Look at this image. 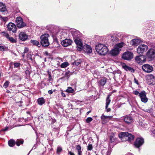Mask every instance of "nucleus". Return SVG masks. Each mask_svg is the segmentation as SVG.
<instances>
[{"mask_svg": "<svg viewBox=\"0 0 155 155\" xmlns=\"http://www.w3.org/2000/svg\"><path fill=\"white\" fill-rule=\"evenodd\" d=\"M95 49L97 53L100 55H105L108 51L106 46L101 44L96 45Z\"/></svg>", "mask_w": 155, "mask_h": 155, "instance_id": "obj_1", "label": "nucleus"}, {"mask_svg": "<svg viewBox=\"0 0 155 155\" xmlns=\"http://www.w3.org/2000/svg\"><path fill=\"white\" fill-rule=\"evenodd\" d=\"M119 137L123 141H126L127 140L131 141L134 140V136L133 135L127 132H121L119 135Z\"/></svg>", "mask_w": 155, "mask_h": 155, "instance_id": "obj_2", "label": "nucleus"}, {"mask_svg": "<svg viewBox=\"0 0 155 155\" xmlns=\"http://www.w3.org/2000/svg\"><path fill=\"white\" fill-rule=\"evenodd\" d=\"M49 36V35L48 34H45L40 36V42L42 46L46 47L49 45L50 43L48 39Z\"/></svg>", "mask_w": 155, "mask_h": 155, "instance_id": "obj_3", "label": "nucleus"}, {"mask_svg": "<svg viewBox=\"0 0 155 155\" xmlns=\"http://www.w3.org/2000/svg\"><path fill=\"white\" fill-rule=\"evenodd\" d=\"M148 48V46L144 44L140 45L138 48L137 49V53L140 54V55L137 56L135 58H139V57L142 56V54Z\"/></svg>", "mask_w": 155, "mask_h": 155, "instance_id": "obj_4", "label": "nucleus"}, {"mask_svg": "<svg viewBox=\"0 0 155 155\" xmlns=\"http://www.w3.org/2000/svg\"><path fill=\"white\" fill-rule=\"evenodd\" d=\"M16 22L17 26L19 28H21L26 25L25 23L23 22L22 18L20 16L16 18Z\"/></svg>", "mask_w": 155, "mask_h": 155, "instance_id": "obj_5", "label": "nucleus"}, {"mask_svg": "<svg viewBox=\"0 0 155 155\" xmlns=\"http://www.w3.org/2000/svg\"><path fill=\"white\" fill-rule=\"evenodd\" d=\"M146 56L148 58H155V49H150L147 52Z\"/></svg>", "mask_w": 155, "mask_h": 155, "instance_id": "obj_6", "label": "nucleus"}, {"mask_svg": "<svg viewBox=\"0 0 155 155\" xmlns=\"http://www.w3.org/2000/svg\"><path fill=\"white\" fill-rule=\"evenodd\" d=\"M70 31L74 39L80 38L81 34L79 31L74 29L70 30Z\"/></svg>", "mask_w": 155, "mask_h": 155, "instance_id": "obj_7", "label": "nucleus"}, {"mask_svg": "<svg viewBox=\"0 0 155 155\" xmlns=\"http://www.w3.org/2000/svg\"><path fill=\"white\" fill-rule=\"evenodd\" d=\"M146 93L144 91H142L140 93V97L141 101L144 103H146L148 101V98L146 97Z\"/></svg>", "mask_w": 155, "mask_h": 155, "instance_id": "obj_8", "label": "nucleus"}, {"mask_svg": "<svg viewBox=\"0 0 155 155\" xmlns=\"http://www.w3.org/2000/svg\"><path fill=\"white\" fill-rule=\"evenodd\" d=\"M143 70L146 72L149 73L153 71V67L148 64L143 65L142 67Z\"/></svg>", "mask_w": 155, "mask_h": 155, "instance_id": "obj_9", "label": "nucleus"}, {"mask_svg": "<svg viewBox=\"0 0 155 155\" xmlns=\"http://www.w3.org/2000/svg\"><path fill=\"white\" fill-rule=\"evenodd\" d=\"M8 30L9 31H12V32L15 33L16 32L17 28L15 25L14 23L10 22L7 26Z\"/></svg>", "mask_w": 155, "mask_h": 155, "instance_id": "obj_10", "label": "nucleus"}, {"mask_svg": "<svg viewBox=\"0 0 155 155\" xmlns=\"http://www.w3.org/2000/svg\"><path fill=\"white\" fill-rule=\"evenodd\" d=\"M144 143L143 139L142 138H137L135 143L134 145L137 148H139Z\"/></svg>", "mask_w": 155, "mask_h": 155, "instance_id": "obj_11", "label": "nucleus"}, {"mask_svg": "<svg viewBox=\"0 0 155 155\" xmlns=\"http://www.w3.org/2000/svg\"><path fill=\"white\" fill-rule=\"evenodd\" d=\"M134 57L133 54L130 51H127L124 53L122 55L121 58H133Z\"/></svg>", "mask_w": 155, "mask_h": 155, "instance_id": "obj_12", "label": "nucleus"}, {"mask_svg": "<svg viewBox=\"0 0 155 155\" xmlns=\"http://www.w3.org/2000/svg\"><path fill=\"white\" fill-rule=\"evenodd\" d=\"M112 118L113 116H105L103 114L101 116V120L103 124L106 123Z\"/></svg>", "mask_w": 155, "mask_h": 155, "instance_id": "obj_13", "label": "nucleus"}, {"mask_svg": "<svg viewBox=\"0 0 155 155\" xmlns=\"http://www.w3.org/2000/svg\"><path fill=\"white\" fill-rule=\"evenodd\" d=\"M124 122L128 124L132 123L133 121L132 117L130 115H126L124 117Z\"/></svg>", "mask_w": 155, "mask_h": 155, "instance_id": "obj_14", "label": "nucleus"}, {"mask_svg": "<svg viewBox=\"0 0 155 155\" xmlns=\"http://www.w3.org/2000/svg\"><path fill=\"white\" fill-rule=\"evenodd\" d=\"M72 41L68 39H66L63 40L61 42V45L64 47H67L71 45Z\"/></svg>", "mask_w": 155, "mask_h": 155, "instance_id": "obj_15", "label": "nucleus"}, {"mask_svg": "<svg viewBox=\"0 0 155 155\" xmlns=\"http://www.w3.org/2000/svg\"><path fill=\"white\" fill-rule=\"evenodd\" d=\"M121 64L122 68L125 71H129L131 72H134V70L133 68L127 66L125 63H122Z\"/></svg>", "mask_w": 155, "mask_h": 155, "instance_id": "obj_16", "label": "nucleus"}, {"mask_svg": "<svg viewBox=\"0 0 155 155\" xmlns=\"http://www.w3.org/2000/svg\"><path fill=\"white\" fill-rule=\"evenodd\" d=\"M19 37L20 40L25 41L28 39V36L26 33L21 32L19 34Z\"/></svg>", "mask_w": 155, "mask_h": 155, "instance_id": "obj_17", "label": "nucleus"}, {"mask_svg": "<svg viewBox=\"0 0 155 155\" xmlns=\"http://www.w3.org/2000/svg\"><path fill=\"white\" fill-rule=\"evenodd\" d=\"M141 41V40L139 38L134 39L131 40L130 42L131 45L134 46L139 45Z\"/></svg>", "mask_w": 155, "mask_h": 155, "instance_id": "obj_18", "label": "nucleus"}, {"mask_svg": "<svg viewBox=\"0 0 155 155\" xmlns=\"http://www.w3.org/2000/svg\"><path fill=\"white\" fill-rule=\"evenodd\" d=\"M120 51V49L117 48H115L110 52V54L113 56H114L117 55Z\"/></svg>", "mask_w": 155, "mask_h": 155, "instance_id": "obj_19", "label": "nucleus"}, {"mask_svg": "<svg viewBox=\"0 0 155 155\" xmlns=\"http://www.w3.org/2000/svg\"><path fill=\"white\" fill-rule=\"evenodd\" d=\"M83 51L87 53H91L92 52V49L89 45H85L84 46Z\"/></svg>", "mask_w": 155, "mask_h": 155, "instance_id": "obj_20", "label": "nucleus"}, {"mask_svg": "<svg viewBox=\"0 0 155 155\" xmlns=\"http://www.w3.org/2000/svg\"><path fill=\"white\" fill-rule=\"evenodd\" d=\"M110 95H108L107 97L106 100V105L105 106V108L106 111L107 112H109L111 110V109L110 108H108V106L110 104L111 100L110 98Z\"/></svg>", "mask_w": 155, "mask_h": 155, "instance_id": "obj_21", "label": "nucleus"}, {"mask_svg": "<svg viewBox=\"0 0 155 155\" xmlns=\"http://www.w3.org/2000/svg\"><path fill=\"white\" fill-rule=\"evenodd\" d=\"M6 11V6L3 3L0 2V11L4 12Z\"/></svg>", "mask_w": 155, "mask_h": 155, "instance_id": "obj_22", "label": "nucleus"}, {"mask_svg": "<svg viewBox=\"0 0 155 155\" xmlns=\"http://www.w3.org/2000/svg\"><path fill=\"white\" fill-rule=\"evenodd\" d=\"M74 41L77 46H80L83 45L81 40L80 38L74 39Z\"/></svg>", "mask_w": 155, "mask_h": 155, "instance_id": "obj_23", "label": "nucleus"}, {"mask_svg": "<svg viewBox=\"0 0 155 155\" xmlns=\"http://www.w3.org/2000/svg\"><path fill=\"white\" fill-rule=\"evenodd\" d=\"M107 79V78H104L101 79L98 82L99 85L104 86L105 84Z\"/></svg>", "mask_w": 155, "mask_h": 155, "instance_id": "obj_24", "label": "nucleus"}, {"mask_svg": "<svg viewBox=\"0 0 155 155\" xmlns=\"http://www.w3.org/2000/svg\"><path fill=\"white\" fill-rule=\"evenodd\" d=\"M37 101L38 104L41 106L44 104L45 102V101L43 97L39 98L37 100Z\"/></svg>", "mask_w": 155, "mask_h": 155, "instance_id": "obj_25", "label": "nucleus"}, {"mask_svg": "<svg viewBox=\"0 0 155 155\" xmlns=\"http://www.w3.org/2000/svg\"><path fill=\"white\" fill-rule=\"evenodd\" d=\"M76 150L78 155H82V151L80 145H78L76 146Z\"/></svg>", "mask_w": 155, "mask_h": 155, "instance_id": "obj_26", "label": "nucleus"}, {"mask_svg": "<svg viewBox=\"0 0 155 155\" xmlns=\"http://www.w3.org/2000/svg\"><path fill=\"white\" fill-rule=\"evenodd\" d=\"M135 61L138 64L142 65L146 61V59H144L143 60H141V59H135Z\"/></svg>", "mask_w": 155, "mask_h": 155, "instance_id": "obj_27", "label": "nucleus"}, {"mask_svg": "<svg viewBox=\"0 0 155 155\" xmlns=\"http://www.w3.org/2000/svg\"><path fill=\"white\" fill-rule=\"evenodd\" d=\"M31 42L33 45H36L39 47H40L41 46V45L39 44V42L37 40H31Z\"/></svg>", "mask_w": 155, "mask_h": 155, "instance_id": "obj_28", "label": "nucleus"}, {"mask_svg": "<svg viewBox=\"0 0 155 155\" xmlns=\"http://www.w3.org/2000/svg\"><path fill=\"white\" fill-rule=\"evenodd\" d=\"M147 78L149 80H150V81L151 82H152L155 80V77L152 74H150L148 75L147 76Z\"/></svg>", "mask_w": 155, "mask_h": 155, "instance_id": "obj_29", "label": "nucleus"}, {"mask_svg": "<svg viewBox=\"0 0 155 155\" xmlns=\"http://www.w3.org/2000/svg\"><path fill=\"white\" fill-rule=\"evenodd\" d=\"M110 141L111 143H118L117 141L116 138L113 135L112 136H110Z\"/></svg>", "mask_w": 155, "mask_h": 155, "instance_id": "obj_30", "label": "nucleus"}, {"mask_svg": "<svg viewBox=\"0 0 155 155\" xmlns=\"http://www.w3.org/2000/svg\"><path fill=\"white\" fill-rule=\"evenodd\" d=\"M124 43L121 42L120 43L117 44L115 46V48H117L118 49H120L124 46Z\"/></svg>", "mask_w": 155, "mask_h": 155, "instance_id": "obj_31", "label": "nucleus"}, {"mask_svg": "<svg viewBox=\"0 0 155 155\" xmlns=\"http://www.w3.org/2000/svg\"><path fill=\"white\" fill-rule=\"evenodd\" d=\"M8 144L11 147H13L15 144V142L13 139H11L8 141Z\"/></svg>", "mask_w": 155, "mask_h": 155, "instance_id": "obj_32", "label": "nucleus"}, {"mask_svg": "<svg viewBox=\"0 0 155 155\" xmlns=\"http://www.w3.org/2000/svg\"><path fill=\"white\" fill-rule=\"evenodd\" d=\"M69 65V63L67 62H65L61 64L60 67L62 68H64Z\"/></svg>", "mask_w": 155, "mask_h": 155, "instance_id": "obj_33", "label": "nucleus"}, {"mask_svg": "<svg viewBox=\"0 0 155 155\" xmlns=\"http://www.w3.org/2000/svg\"><path fill=\"white\" fill-rule=\"evenodd\" d=\"M23 140H17L15 142V143L17 146H19L21 144L23 143Z\"/></svg>", "mask_w": 155, "mask_h": 155, "instance_id": "obj_34", "label": "nucleus"}, {"mask_svg": "<svg viewBox=\"0 0 155 155\" xmlns=\"http://www.w3.org/2000/svg\"><path fill=\"white\" fill-rule=\"evenodd\" d=\"M8 50V48L7 47L4 45H0V51H7Z\"/></svg>", "mask_w": 155, "mask_h": 155, "instance_id": "obj_35", "label": "nucleus"}, {"mask_svg": "<svg viewBox=\"0 0 155 155\" xmlns=\"http://www.w3.org/2000/svg\"><path fill=\"white\" fill-rule=\"evenodd\" d=\"M81 62V60L80 59L75 61L72 63V64L76 66L78 65Z\"/></svg>", "mask_w": 155, "mask_h": 155, "instance_id": "obj_36", "label": "nucleus"}, {"mask_svg": "<svg viewBox=\"0 0 155 155\" xmlns=\"http://www.w3.org/2000/svg\"><path fill=\"white\" fill-rule=\"evenodd\" d=\"M7 39H8V40L10 41L11 43H15L17 42V41L14 38L12 37H10V36H9V38Z\"/></svg>", "mask_w": 155, "mask_h": 155, "instance_id": "obj_37", "label": "nucleus"}, {"mask_svg": "<svg viewBox=\"0 0 155 155\" xmlns=\"http://www.w3.org/2000/svg\"><path fill=\"white\" fill-rule=\"evenodd\" d=\"M62 147L60 146H58L57 147V149L56 153L57 154L59 155L60 154V153L62 151Z\"/></svg>", "mask_w": 155, "mask_h": 155, "instance_id": "obj_38", "label": "nucleus"}, {"mask_svg": "<svg viewBox=\"0 0 155 155\" xmlns=\"http://www.w3.org/2000/svg\"><path fill=\"white\" fill-rule=\"evenodd\" d=\"M111 40L113 41H116L118 40V38L114 35H112L111 36Z\"/></svg>", "mask_w": 155, "mask_h": 155, "instance_id": "obj_39", "label": "nucleus"}, {"mask_svg": "<svg viewBox=\"0 0 155 155\" xmlns=\"http://www.w3.org/2000/svg\"><path fill=\"white\" fill-rule=\"evenodd\" d=\"M66 91L68 93H72L74 92V90L71 87H69L66 90Z\"/></svg>", "mask_w": 155, "mask_h": 155, "instance_id": "obj_40", "label": "nucleus"}, {"mask_svg": "<svg viewBox=\"0 0 155 155\" xmlns=\"http://www.w3.org/2000/svg\"><path fill=\"white\" fill-rule=\"evenodd\" d=\"M0 18L1 19L5 22L7 21L8 18V17H4L0 15Z\"/></svg>", "mask_w": 155, "mask_h": 155, "instance_id": "obj_41", "label": "nucleus"}, {"mask_svg": "<svg viewBox=\"0 0 155 155\" xmlns=\"http://www.w3.org/2000/svg\"><path fill=\"white\" fill-rule=\"evenodd\" d=\"M93 146L92 144H89L87 147V149L88 150H91L93 149Z\"/></svg>", "mask_w": 155, "mask_h": 155, "instance_id": "obj_42", "label": "nucleus"}, {"mask_svg": "<svg viewBox=\"0 0 155 155\" xmlns=\"http://www.w3.org/2000/svg\"><path fill=\"white\" fill-rule=\"evenodd\" d=\"M2 33L3 34V35L7 39L9 38V34L5 31L2 32Z\"/></svg>", "mask_w": 155, "mask_h": 155, "instance_id": "obj_43", "label": "nucleus"}, {"mask_svg": "<svg viewBox=\"0 0 155 155\" xmlns=\"http://www.w3.org/2000/svg\"><path fill=\"white\" fill-rule=\"evenodd\" d=\"M77 49L78 51H81V50L83 49L84 50V46L83 45H81L80 46H77Z\"/></svg>", "mask_w": 155, "mask_h": 155, "instance_id": "obj_44", "label": "nucleus"}, {"mask_svg": "<svg viewBox=\"0 0 155 155\" xmlns=\"http://www.w3.org/2000/svg\"><path fill=\"white\" fill-rule=\"evenodd\" d=\"M9 84V82L8 81H6L4 83V84L3 85V87H4L5 88H7Z\"/></svg>", "mask_w": 155, "mask_h": 155, "instance_id": "obj_45", "label": "nucleus"}, {"mask_svg": "<svg viewBox=\"0 0 155 155\" xmlns=\"http://www.w3.org/2000/svg\"><path fill=\"white\" fill-rule=\"evenodd\" d=\"M28 51V48H25L24 50V51L23 52L24 54L22 55L23 57H24V56L25 55V54H27V53Z\"/></svg>", "mask_w": 155, "mask_h": 155, "instance_id": "obj_46", "label": "nucleus"}, {"mask_svg": "<svg viewBox=\"0 0 155 155\" xmlns=\"http://www.w3.org/2000/svg\"><path fill=\"white\" fill-rule=\"evenodd\" d=\"M93 120L92 118L91 117H88L86 120V121L87 123H89Z\"/></svg>", "mask_w": 155, "mask_h": 155, "instance_id": "obj_47", "label": "nucleus"}, {"mask_svg": "<svg viewBox=\"0 0 155 155\" xmlns=\"http://www.w3.org/2000/svg\"><path fill=\"white\" fill-rule=\"evenodd\" d=\"M15 68H18L20 66V64L19 63H15L14 64Z\"/></svg>", "mask_w": 155, "mask_h": 155, "instance_id": "obj_48", "label": "nucleus"}, {"mask_svg": "<svg viewBox=\"0 0 155 155\" xmlns=\"http://www.w3.org/2000/svg\"><path fill=\"white\" fill-rule=\"evenodd\" d=\"M133 93L136 95H139L140 96V93L137 91H133Z\"/></svg>", "mask_w": 155, "mask_h": 155, "instance_id": "obj_49", "label": "nucleus"}, {"mask_svg": "<svg viewBox=\"0 0 155 155\" xmlns=\"http://www.w3.org/2000/svg\"><path fill=\"white\" fill-rule=\"evenodd\" d=\"M27 58H31V55L30 53H27L26 54Z\"/></svg>", "mask_w": 155, "mask_h": 155, "instance_id": "obj_50", "label": "nucleus"}, {"mask_svg": "<svg viewBox=\"0 0 155 155\" xmlns=\"http://www.w3.org/2000/svg\"><path fill=\"white\" fill-rule=\"evenodd\" d=\"M8 127H6L5 128L3 129L2 130V131H6L8 130Z\"/></svg>", "mask_w": 155, "mask_h": 155, "instance_id": "obj_51", "label": "nucleus"}, {"mask_svg": "<svg viewBox=\"0 0 155 155\" xmlns=\"http://www.w3.org/2000/svg\"><path fill=\"white\" fill-rule=\"evenodd\" d=\"M48 93L50 94H52L53 93V91L52 90H49L48 91Z\"/></svg>", "mask_w": 155, "mask_h": 155, "instance_id": "obj_52", "label": "nucleus"}, {"mask_svg": "<svg viewBox=\"0 0 155 155\" xmlns=\"http://www.w3.org/2000/svg\"><path fill=\"white\" fill-rule=\"evenodd\" d=\"M68 153L70 155H75L71 151H68Z\"/></svg>", "mask_w": 155, "mask_h": 155, "instance_id": "obj_53", "label": "nucleus"}, {"mask_svg": "<svg viewBox=\"0 0 155 155\" xmlns=\"http://www.w3.org/2000/svg\"><path fill=\"white\" fill-rule=\"evenodd\" d=\"M69 74H70V72L69 71L66 72L65 73L66 76L68 77L69 76H70Z\"/></svg>", "mask_w": 155, "mask_h": 155, "instance_id": "obj_54", "label": "nucleus"}, {"mask_svg": "<svg viewBox=\"0 0 155 155\" xmlns=\"http://www.w3.org/2000/svg\"><path fill=\"white\" fill-rule=\"evenodd\" d=\"M111 151L110 150H108L107 152L106 155H110Z\"/></svg>", "mask_w": 155, "mask_h": 155, "instance_id": "obj_55", "label": "nucleus"}, {"mask_svg": "<svg viewBox=\"0 0 155 155\" xmlns=\"http://www.w3.org/2000/svg\"><path fill=\"white\" fill-rule=\"evenodd\" d=\"M135 82L137 84H138V81L135 78H134Z\"/></svg>", "mask_w": 155, "mask_h": 155, "instance_id": "obj_56", "label": "nucleus"}, {"mask_svg": "<svg viewBox=\"0 0 155 155\" xmlns=\"http://www.w3.org/2000/svg\"><path fill=\"white\" fill-rule=\"evenodd\" d=\"M61 94L62 96L63 97H65L66 96L65 94L64 93H63V92H62L61 93Z\"/></svg>", "mask_w": 155, "mask_h": 155, "instance_id": "obj_57", "label": "nucleus"}, {"mask_svg": "<svg viewBox=\"0 0 155 155\" xmlns=\"http://www.w3.org/2000/svg\"><path fill=\"white\" fill-rule=\"evenodd\" d=\"M151 132L152 134H155V129L152 130H151Z\"/></svg>", "mask_w": 155, "mask_h": 155, "instance_id": "obj_58", "label": "nucleus"}, {"mask_svg": "<svg viewBox=\"0 0 155 155\" xmlns=\"http://www.w3.org/2000/svg\"><path fill=\"white\" fill-rule=\"evenodd\" d=\"M51 75L50 74H49V81H50V80L51 79Z\"/></svg>", "mask_w": 155, "mask_h": 155, "instance_id": "obj_59", "label": "nucleus"}, {"mask_svg": "<svg viewBox=\"0 0 155 155\" xmlns=\"http://www.w3.org/2000/svg\"><path fill=\"white\" fill-rule=\"evenodd\" d=\"M62 34H61V35H63V34H66L65 33V31H63L61 32Z\"/></svg>", "mask_w": 155, "mask_h": 155, "instance_id": "obj_60", "label": "nucleus"}, {"mask_svg": "<svg viewBox=\"0 0 155 155\" xmlns=\"http://www.w3.org/2000/svg\"><path fill=\"white\" fill-rule=\"evenodd\" d=\"M76 102H78V104H79L80 102H81V101H78Z\"/></svg>", "mask_w": 155, "mask_h": 155, "instance_id": "obj_61", "label": "nucleus"}, {"mask_svg": "<svg viewBox=\"0 0 155 155\" xmlns=\"http://www.w3.org/2000/svg\"><path fill=\"white\" fill-rule=\"evenodd\" d=\"M125 59V60H127L130 61V59H128V58H127V59Z\"/></svg>", "mask_w": 155, "mask_h": 155, "instance_id": "obj_62", "label": "nucleus"}, {"mask_svg": "<svg viewBox=\"0 0 155 155\" xmlns=\"http://www.w3.org/2000/svg\"><path fill=\"white\" fill-rule=\"evenodd\" d=\"M91 111H88V112H87V114H89V113H90Z\"/></svg>", "mask_w": 155, "mask_h": 155, "instance_id": "obj_63", "label": "nucleus"}, {"mask_svg": "<svg viewBox=\"0 0 155 155\" xmlns=\"http://www.w3.org/2000/svg\"><path fill=\"white\" fill-rule=\"evenodd\" d=\"M45 53V54H46V55H47L48 54V53L47 52H46Z\"/></svg>", "mask_w": 155, "mask_h": 155, "instance_id": "obj_64", "label": "nucleus"}]
</instances>
